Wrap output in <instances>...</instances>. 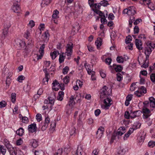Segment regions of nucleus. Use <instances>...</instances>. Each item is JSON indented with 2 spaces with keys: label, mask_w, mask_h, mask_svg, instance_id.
Masks as SVG:
<instances>
[{
  "label": "nucleus",
  "mask_w": 155,
  "mask_h": 155,
  "mask_svg": "<svg viewBox=\"0 0 155 155\" xmlns=\"http://www.w3.org/2000/svg\"><path fill=\"white\" fill-rule=\"evenodd\" d=\"M155 47V44L151 43L150 41H148L146 44L145 48V54L146 55V60L148 59L149 55L151 54L152 49Z\"/></svg>",
  "instance_id": "obj_1"
},
{
  "label": "nucleus",
  "mask_w": 155,
  "mask_h": 155,
  "mask_svg": "<svg viewBox=\"0 0 155 155\" xmlns=\"http://www.w3.org/2000/svg\"><path fill=\"white\" fill-rule=\"evenodd\" d=\"M111 94V89L106 86H104L100 90V98L101 100L109 96Z\"/></svg>",
  "instance_id": "obj_2"
},
{
  "label": "nucleus",
  "mask_w": 155,
  "mask_h": 155,
  "mask_svg": "<svg viewBox=\"0 0 155 155\" xmlns=\"http://www.w3.org/2000/svg\"><path fill=\"white\" fill-rule=\"evenodd\" d=\"M145 107H149L152 108L155 107V99L152 97H150L149 101H146L143 102Z\"/></svg>",
  "instance_id": "obj_3"
},
{
  "label": "nucleus",
  "mask_w": 155,
  "mask_h": 155,
  "mask_svg": "<svg viewBox=\"0 0 155 155\" xmlns=\"http://www.w3.org/2000/svg\"><path fill=\"white\" fill-rule=\"evenodd\" d=\"M73 47V44L72 43L67 45L66 47V51L65 54L68 56V59H70V57L71 56L72 54V48Z\"/></svg>",
  "instance_id": "obj_4"
},
{
  "label": "nucleus",
  "mask_w": 155,
  "mask_h": 155,
  "mask_svg": "<svg viewBox=\"0 0 155 155\" xmlns=\"http://www.w3.org/2000/svg\"><path fill=\"white\" fill-rule=\"evenodd\" d=\"M123 13V14H127L129 15H133L136 13V9L134 6L129 7L128 8L124 10Z\"/></svg>",
  "instance_id": "obj_5"
},
{
  "label": "nucleus",
  "mask_w": 155,
  "mask_h": 155,
  "mask_svg": "<svg viewBox=\"0 0 155 155\" xmlns=\"http://www.w3.org/2000/svg\"><path fill=\"white\" fill-rule=\"evenodd\" d=\"M147 93V90L144 86H141L138 91L135 92V94L138 97H140L143 95V94Z\"/></svg>",
  "instance_id": "obj_6"
},
{
  "label": "nucleus",
  "mask_w": 155,
  "mask_h": 155,
  "mask_svg": "<svg viewBox=\"0 0 155 155\" xmlns=\"http://www.w3.org/2000/svg\"><path fill=\"white\" fill-rule=\"evenodd\" d=\"M104 99V108L106 109H108L109 107L112 104V100L109 96H107V97H106Z\"/></svg>",
  "instance_id": "obj_7"
},
{
  "label": "nucleus",
  "mask_w": 155,
  "mask_h": 155,
  "mask_svg": "<svg viewBox=\"0 0 155 155\" xmlns=\"http://www.w3.org/2000/svg\"><path fill=\"white\" fill-rule=\"evenodd\" d=\"M18 3L17 2H14L13 5L11 8L12 10L14 12L17 13H19L21 11V8Z\"/></svg>",
  "instance_id": "obj_8"
},
{
  "label": "nucleus",
  "mask_w": 155,
  "mask_h": 155,
  "mask_svg": "<svg viewBox=\"0 0 155 155\" xmlns=\"http://www.w3.org/2000/svg\"><path fill=\"white\" fill-rule=\"evenodd\" d=\"M45 44H43L40 48L39 51L40 52V54L39 55H37V59L38 60L41 59L43 56L44 53V49L45 47Z\"/></svg>",
  "instance_id": "obj_9"
},
{
  "label": "nucleus",
  "mask_w": 155,
  "mask_h": 155,
  "mask_svg": "<svg viewBox=\"0 0 155 155\" xmlns=\"http://www.w3.org/2000/svg\"><path fill=\"white\" fill-rule=\"evenodd\" d=\"M141 114V112L140 110L133 112L131 111L130 113V117L134 118L136 117H139Z\"/></svg>",
  "instance_id": "obj_10"
},
{
  "label": "nucleus",
  "mask_w": 155,
  "mask_h": 155,
  "mask_svg": "<svg viewBox=\"0 0 155 155\" xmlns=\"http://www.w3.org/2000/svg\"><path fill=\"white\" fill-rule=\"evenodd\" d=\"M104 131V128L100 127L98 129L96 132V137L98 139H100L101 138L103 135Z\"/></svg>",
  "instance_id": "obj_11"
},
{
  "label": "nucleus",
  "mask_w": 155,
  "mask_h": 155,
  "mask_svg": "<svg viewBox=\"0 0 155 155\" xmlns=\"http://www.w3.org/2000/svg\"><path fill=\"white\" fill-rule=\"evenodd\" d=\"M36 125L35 123H33L29 125L28 126V130L31 133H33L36 130Z\"/></svg>",
  "instance_id": "obj_12"
},
{
  "label": "nucleus",
  "mask_w": 155,
  "mask_h": 155,
  "mask_svg": "<svg viewBox=\"0 0 155 155\" xmlns=\"http://www.w3.org/2000/svg\"><path fill=\"white\" fill-rule=\"evenodd\" d=\"M135 44L137 48L139 50H141L143 49L142 47V43L141 41L137 39H136L135 40Z\"/></svg>",
  "instance_id": "obj_13"
},
{
  "label": "nucleus",
  "mask_w": 155,
  "mask_h": 155,
  "mask_svg": "<svg viewBox=\"0 0 155 155\" xmlns=\"http://www.w3.org/2000/svg\"><path fill=\"white\" fill-rule=\"evenodd\" d=\"M6 147L9 150L11 155H16V153L15 151L14 148L12 147L11 145L8 144Z\"/></svg>",
  "instance_id": "obj_14"
},
{
  "label": "nucleus",
  "mask_w": 155,
  "mask_h": 155,
  "mask_svg": "<svg viewBox=\"0 0 155 155\" xmlns=\"http://www.w3.org/2000/svg\"><path fill=\"white\" fill-rule=\"evenodd\" d=\"M126 129L124 127H121L118 130L116 135L121 136L126 132Z\"/></svg>",
  "instance_id": "obj_15"
},
{
  "label": "nucleus",
  "mask_w": 155,
  "mask_h": 155,
  "mask_svg": "<svg viewBox=\"0 0 155 155\" xmlns=\"http://www.w3.org/2000/svg\"><path fill=\"white\" fill-rule=\"evenodd\" d=\"M50 76L48 73L46 71L45 72V77L43 79V83L45 84H46L48 83V81Z\"/></svg>",
  "instance_id": "obj_16"
},
{
  "label": "nucleus",
  "mask_w": 155,
  "mask_h": 155,
  "mask_svg": "<svg viewBox=\"0 0 155 155\" xmlns=\"http://www.w3.org/2000/svg\"><path fill=\"white\" fill-rule=\"evenodd\" d=\"M127 58L124 57L123 58L122 56H118L117 58V62L119 63H122L124 62V61H126V59H128V57H126Z\"/></svg>",
  "instance_id": "obj_17"
},
{
  "label": "nucleus",
  "mask_w": 155,
  "mask_h": 155,
  "mask_svg": "<svg viewBox=\"0 0 155 155\" xmlns=\"http://www.w3.org/2000/svg\"><path fill=\"white\" fill-rule=\"evenodd\" d=\"M101 5L99 3H95L94 4L93 7L91 8H93V10L94 12H96V11H99L100 9Z\"/></svg>",
  "instance_id": "obj_18"
},
{
  "label": "nucleus",
  "mask_w": 155,
  "mask_h": 155,
  "mask_svg": "<svg viewBox=\"0 0 155 155\" xmlns=\"http://www.w3.org/2000/svg\"><path fill=\"white\" fill-rule=\"evenodd\" d=\"M59 54V52L58 51H54L50 53V56L52 60H54Z\"/></svg>",
  "instance_id": "obj_19"
},
{
  "label": "nucleus",
  "mask_w": 155,
  "mask_h": 155,
  "mask_svg": "<svg viewBox=\"0 0 155 155\" xmlns=\"http://www.w3.org/2000/svg\"><path fill=\"white\" fill-rule=\"evenodd\" d=\"M15 43L19 47H21L24 46L25 45V42L19 39H17L15 41Z\"/></svg>",
  "instance_id": "obj_20"
},
{
  "label": "nucleus",
  "mask_w": 155,
  "mask_h": 155,
  "mask_svg": "<svg viewBox=\"0 0 155 155\" xmlns=\"http://www.w3.org/2000/svg\"><path fill=\"white\" fill-rule=\"evenodd\" d=\"M75 104V102L74 100H70L68 104L67 105V107L71 109H72Z\"/></svg>",
  "instance_id": "obj_21"
},
{
  "label": "nucleus",
  "mask_w": 155,
  "mask_h": 155,
  "mask_svg": "<svg viewBox=\"0 0 155 155\" xmlns=\"http://www.w3.org/2000/svg\"><path fill=\"white\" fill-rule=\"evenodd\" d=\"M86 68L88 74L92 75L95 74V72L94 71L91 70V68L90 65H88L86 66Z\"/></svg>",
  "instance_id": "obj_22"
},
{
  "label": "nucleus",
  "mask_w": 155,
  "mask_h": 155,
  "mask_svg": "<svg viewBox=\"0 0 155 155\" xmlns=\"http://www.w3.org/2000/svg\"><path fill=\"white\" fill-rule=\"evenodd\" d=\"M113 66L114 68L115 71L117 72H120L123 68L120 65L114 64Z\"/></svg>",
  "instance_id": "obj_23"
},
{
  "label": "nucleus",
  "mask_w": 155,
  "mask_h": 155,
  "mask_svg": "<svg viewBox=\"0 0 155 155\" xmlns=\"http://www.w3.org/2000/svg\"><path fill=\"white\" fill-rule=\"evenodd\" d=\"M82 151L81 147H78L77 150L73 152V155H82L81 154Z\"/></svg>",
  "instance_id": "obj_24"
},
{
  "label": "nucleus",
  "mask_w": 155,
  "mask_h": 155,
  "mask_svg": "<svg viewBox=\"0 0 155 155\" xmlns=\"http://www.w3.org/2000/svg\"><path fill=\"white\" fill-rule=\"evenodd\" d=\"M64 92L62 91H59L58 93V95L57 97V99L58 100L61 101L62 100L64 96Z\"/></svg>",
  "instance_id": "obj_25"
},
{
  "label": "nucleus",
  "mask_w": 155,
  "mask_h": 155,
  "mask_svg": "<svg viewBox=\"0 0 155 155\" xmlns=\"http://www.w3.org/2000/svg\"><path fill=\"white\" fill-rule=\"evenodd\" d=\"M30 143L32 147L34 148H36L38 146V141L35 140H32Z\"/></svg>",
  "instance_id": "obj_26"
},
{
  "label": "nucleus",
  "mask_w": 155,
  "mask_h": 155,
  "mask_svg": "<svg viewBox=\"0 0 155 155\" xmlns=\"http://www.w3.org/2000/svg\"><path fill=\"white\" fill-rule=\"evenodd\" d=\"M73 28V29L74 31H78L80 28L79 24L77 22L74 23Z\"/></svg>",
  "instance_id": "obj_27"
},
{
  "label": "nucleus",
  "mask_w": 155,
  "mask_h": 155,
  "mask_svg": "<svg viewBox=\"0 0 155 155\" xmlns=\"http://www.w3.org/2000/svg\"><path fill=\"white\" fill-rule=\"evenodd\" d=\"M24 132V130L22 127H21L17 130L16 133L17 135L21 136L23 135Z\"/></svg>",
  "instance_id": "obj_28"
},
{
  "label": "nucleus",
  "mask_w": 155,
  "mask_h": 155,
  "mask_svg": "<svg viewBox=\"0 0 155 155\" xmlns=\"http://www.w3.org/2000/svg\"><path fill=\"white\" fill-rule=\"evenodd\" d=\"M31 31L32 30L31 29L28 30H27L26 32L25 33L24 36L27 39H28L29 36L30 35L31 33Z\"/></svg>",
  "instance_id": "obj_29"
},
{
  "label": "nucleus",
  "mask_w": 155,
  "mask_h": 155,
  "mask_svg": "<svg viewBox=\"0 0 155 155\" xmlns=\"http://www.w3.org/2000/svg\"><path fill=\"white\" fill-rule=\"evenodd\" d=\"M54 97H55L54 96V95H51V96L48 97L49 103L51 104H53L54 101Z\"/></svg>",
  "instance_id": "obj_30"
},
{
  "label": "nucleus",
  "mask_w": 155,
  "mask_h": 155,
  "mask_svg": "<svg viewBox=\"0 0 155 155\" xmlns=\"http://www.w3.org/2000/svg\"><path fill=\"white\" fill-rule=\"evenodd\" d=\"M144 134H143L137 138V140L139 142L141 143H143L144 140Z\"/></svg>",
  "instance_id": "obj_31"
},
{
  "label": "nucleus",
  "mask_w": 155,
  "mask_h": 155,
  "mask_svg": "<svg viewBox=\"0 0 155 155\" xmlns=\"http://www.w3.org/2000/svg\"><path fill=\"white\" fill-rule=\"evenodd\" d=\"M11 26V24L9 21L5 22L4 24V28L7 29H9Z\"/></svg>",
  "instance_id": "obj_32"
},
{
  "label": "nucleus",
  "mask_w": 155,
  "mask_h": 155,
  "mask_svg": "<svg viewBox=\"0 0 155 155\" xmlns=\"http://www.w3.org/2000/svg\"><path fill=\"white\" fill-rule=\"evenodd\" d=\"M64 155L62 149H59L55 153L54 155Z\"/></svg>",
  "instance_id": "obj_33"
},
{
  "label": "nucleus",
  "mask_w": 155,
  "mask_h": 155,
  "mask_svg": "<svg viewBox=\"0 0 155 155\" xmlns=\"http://www.w3.org/2000/svg\"><path fill=\"white\" fill-rule=\"evenodd\" d=\"M0 151L1 153L3 155H4L6 151V149L2 145H0Z\"/></svg>",
  "instance_id": "obj_34"
},
{
  "label": "nucleus",
  "mask_w": 155,
  "mask_h": 155,
  "mask_svg": "<svg viewBox=\"0 0 155 155\" xmlns=\"http://www.w3.org/2000/svg\"><path fill=\"white\" fill-rule=\"evenodd\" d=\"M49 36V35L48 31H47L45 32V36L44 40L45 41H47L48 40V37Z\"/></svg>",
  "instance_id": "obj_35"
},
{
  "label": "nucleus",
  "mask_w": 155,
  "mask_h": 155,
  "mask_svg": "<svg viewBox=\"0 0 155 155\" xmlns=\"http://www.w3.org/2000/svg\"><path fill=\"white\" fill-rule=\"evenodd\" d=\"M109 1H104L103 0L102 1H101L99 3L101 5H101H103L104 6H106L107 5L109 4L108 3V2Z\"/></svg>",
  "instance_id": "obj_36"
},
{
  "label": "nucleus",
  "mask_w": 155,
  "mask_h": 155,
  "mask_svg": "<svg viewBox=\"0 0 155 155\" xmlns=\"http://www.w3.org/2000/svg\"><path fill=\"white\" fill-rule=\"evenodd\" d=\"M31 89L30 86L28 84L25 85L24 87V90L26 92H28Z\"/></svg>",
  "instance_id": "obj_37"
},
{
  "label": "nucleus",
  "mask_w": 155,
  "mask_h": 155,
  "mask_svg": "<svg viewBox=\"0 0 155 155\" xmlns=\"http://www.w3.org/2000/svg\"><path fill=\"white\" fill-rule=\"evenodd\" d=\"M34 153L35 155H45L44 152L41 150L39 151L35 150Z\"/></svg>",
  "instance_id": "obj_38"
},
{
  "label": "nucleus",
  "mask_w": 155,
  "mask_h": 155,
  "mask_svg": "<svg viewBox=\"0 0 155 155\" xmlns=\"http://www.w3.org/2000/svg\"><path fill=\"white\" fill-rule=\"evenodd\" d=\"M135 20V18L132 16L131 17H130V19L129 20V26L130 27H131L132 26V24L133 22Z\"/></svg>",
  "instance_id": "obj_39"
},
{
  "label": "nucleus",
  "mask_w": 155,
  "mask_h": 155,
  "mask_svg": "<svg viewBox=\"0 0 155 155\" xmlns=\"http://www.w3.org/2000/svg\"><path fill=\"white\" fill-rule=\"evenodd\" d=\"M16 94L15 93H12L11 94V98L12 102L14 103L16 100Z\"/></svg>",
  "instance_id": "obj_40"
},
{
  "label": "nucleus",
  "mask_w": 155,
  "mask_h": 155,
  "mask_svg": "<svg viewBox=\"0 0 155 155\" xmlns=\"http://www.w3.org/2000/svg\"><path fill=\"white\" fill-rule=\"evenodd\" d=\"M64 53H62V54L60 55L59 61V62L60 63H61L64 61Z\"/></svg>",
  "instance_id": "obj_41"
},
{
  "label": "nucleus",
  "mask_w": 155,
  "mask_h": 155,
  "mask_svg": "<svg viewBox=\"0 0 155 155\" xmlns=\"http://www.w3.org/2000/svg\"><path fill=\"white\" fill-rule=\"evenodd\" d=\"M96 45L97 47V48L98 49L100 48L101 46V45L102 42L100 40H97L95 41V42Z\"/></svg>",
  "instance_id": "obj_42"
},
{
  "label": "nucleus",
  "mask_w": 155,
  "mask_h": 155,
  "mask_svg": "<svg viewBox=\"0 0 155 155\" xmlns=\"http://www.w3.org/2000/svg\"><path fill=\"white\" fill-rule=\"evenodd\" d=\"M132 40V37L131 36L129 35L127 37L125 40V42L126 44H128L130 43V41Z\"/></svg>",
  "instance_id": "obj_43"
},
{
  "label": "nucleus",
  "mask_w": 155,
  "mask_h": 155,
  "mask_svg": "<svg viewBox=\"0 0 155 155\" xmlns=\"http://www.w3.org/2000/svg\"><path fill=\"white\" fill-rule=\"evenodd\" d=\"M58 14L59 12L57 10H55L53 12L52 17L54 18H57Z\"/></svg>",
  "instance_id": "obj_44"
},
{
  "label": "nucleus",
  "mask_w": 155,
  "mask_h": 155,
  "mask_svg": "<svg viewBox=\"0 0 155 155\" xmlns=\"http://www.w3.org/2000/svg\"><path fill=\"white\" fill-rule=\"evenodd\" d=\"M11 79L9 76H8L6 81V84L7 87H8L9 86V85L11 83Z\"/></svg>",
  "instance_id": "obj_45"
},
{
  "label": "nucleus",
  "mask_w": 155,
  "mask_h": 155,
  "mask_svg": "<svg viewBox=\"0 0 155 155\" xmlns=\"http://www.w3.org/2000/svg\"><path fill=\"white\" fill-rule=\"evenodd\" d=\"M124 150L120 148L116 155H124Z\"/></svg>",
  "instance_id": "obj_46"
},
{
  "label": "nucleus",
  "mask_w": 155,
  "mask_h": 155,
  "mask_svg": "<svg viewBox=\"0 0 155 155\" xmlns=\"http://www.w3.org/2000/svg\"><path fill=\"white\" fill-rule=\"evenodd\" d=\"M117 80L118 81H120L122 79V75L119 73L117 74Z\"/></svg>",
  "instance_id": "obj_47"
},
{
  "label": "nucleus",
  "mask_w": 155,
  "mask_h": 155,
  "mask_svg": "<svg viewBox=\"0 0 155 155\" xmlns=\"http://www.w3.org/2000/svg\"><path fill=\"white\" fill-rule=\"evenodd\" d=\"M36 118L37 121L39 122L42 120V116L41 114H38L36 117Z\"/></svg>",
  "instance_id": "obj_48"
},
{
  "label": "nucleus",
  "mask_w": 155,
  "mask_h": 155,
  "mask_svg": "<svg viewBox=\"0 0 155 155\" xmlns=\"http://www.w3.org/2000/svg\"><path fill=\"white\" fill-rule=\"evenodd\" d=\"M22 122L25 123H28L29 121L28 118L25 116L24 117H22L21 119Z\"/></svg>",
  "instance_id": "obj_49"
},
{
  "label": "nucleus",
  "mask_w": 155,
  "mask_h": 155,
  "mask_svg": "<svg viewBox=\"0 0 155 155\" xmlns=\"http://www.w3.org/2000/svg\"><path fill=\"white\" fill-rule=\"evenodd\" d=\"M69 70V68L68 66H66L62 70V73L64 74H66L67 73Z\"/></svg>",
  "instance_id": "obj_50"
},
{
  "label": "nucleus",
  "mask_w": 155,
  "mask_h": 155,
  "mask_svg": "<svg viewBox=\"0 0 155 155\" xmlns=\"http://www.w3.org/2000/svg\"><path fill=\"white\" fill-rule=\"evenodd\" d=\"M7 105L6 102L4 101H3L0 102V107H5Z\"/></svg>",
  "instance_id": "obj_51"
},
{
  "label": "nucleus",
  "mask_w": 155,
  "mask_h": 155,
  "mask_svg": "<svg viewBox=\"0 0 155 155\" xmlns=\"http://www.w3.org/2000/svg\"><path fill=\"white\" fill-rule=\"evenodd\" d=\"M70 79V78L68 76H66L64 78V82L65 84H67L68 83Z\"/></svg>",
  "instance_id": "obj_52"
},
{
  "label": "nucleus",
  "mask_w": 155,
  "mask_h": 155,
  "mask_svg": "<svg viewBox=\"0 0 155 155\" xmlns=\"http://www.w3.org/2000/svg\"><path fill=\"white\" fill-rule=\"evenodd\" d=\"M48 124L45 122L43 123V124L42 125V127L41 128V129L42 130L44 131L45 130L46 128L48 126Z\"/></svg>",
  "instance_id": "obj_53"
},
{
  "label": "nucleus",
  "mask_w": 155,
  "mask_h": 155,
  "mask_svg": "<svg viewBox=\"0 0 155 155\" xmlns=\"http://www.w3.org/2000/svg\"><path fill=\"white\" fill-rule=\"evenodd\" d=\"M25 77L23 75L19 76L17 80L20 82H22V81L24 80Z\"/></svg>",
  "instance_id": "obj_54"
},
{
  "label": "nucleus",
  "mask_w": 155,
  "mask_h": 155,
  "mask_svg": "<svg viewBox=\"0 0 155 155\" xmlns=\"http://www.w3.org/2000/svg\"><path fill=\"white\" fill-rule=\"evenodd\" d=\"M142 111L143 114H149L150 113V110L146 108L143 109Z\"/></svg>",
  "instance_id": "obj_55"
},
{
  "label": "nucleus",
  "mask_w": 155,
  "mask_h": 155,
  "mask_svg": "<svg viewBox=\"0 0 155 155\" xmlns=\"http://www.w3.org/2000/svg\"><path fill=\"white\" fill-rule=\"evenodd\" d=\"M112 61V59L110 58H108L106 59L105 62L108 65L110 64Z\"/></svg>",
  "instance_id": "obj_56"
},
{
  "label": "nucleus",
  "mask_w": 155,
  "mask_h": 155,
  "mask_svg": "<svg viewBox=\"0 0 155 155\" xmlns=\"http://www.w3.org/2000/svg\"><path fill=\"white\" fill-rule=\"evenodd\" d=\"M52 0H43L42 2V4L47 5L49 4L51 2Z\"/></svg>",
  "instance_id": "obj_57"
},
{
  "label": "nucleus",
  "mask_w": 155,
  "mask_h": 155,
  "mask_svg": "<svg viewBox=\"0 0 155 155\" xmlns=\"http://www.w3.org/2000/svg\"><path fill=\"white\" fill-rule=\"evenodd\" d=\"M52 84L53 85L52 88L53 89H55V88L54 87L56 85H60L59 84L58 82L56 80H55V81H53L52 83Z\"/></svg>",
  "instance_id": "obj_58"
},
{
  "label": "nucleus",
  "mask_w": 155,
  "mask_h": 155,
  "mask_svg": "<svg viewBox=\"0 0 155 155\" xmlns=\"http://www.w3.org/2000/svg\"><path fill=\"white\" fill-rule=\"evenodd\" d=\"M71 149L69 147H66L65 148L64 150V155H67L68 153L70 151Z\"/></svg>",
  "instance_id": "obj_59"
},
{
  "label": "nucleus",
  "mask_w": 155,
  "mask_h": 155,
  "mask_svg": "<svg viewBox=\"0 0 155 155\" xmlns=\"http://www.w3.org/2000/svg\"><path fill=\"white\" fill-rule=\"evenodd\" d=\"M28 25L30 26L31 28H32L35 25V22L32 20H31L30 21Z\"/></svg>",
  "instance_id": "obj_60"
},
{
  "label": "nucleus",
  "mask_w": 155,
  "mask_h": 155,
  "mask_svg": "<svg viewBox=\"0 0 155 155\" xmlns=\"http://www.w3.org/2000/svg\"><path fill=\"white\" fill-rule=\"evenodd\" d=\"M124 117L126 119H129L130 117V114H129V112L128 111H126L124 114Z\"/></svg>",
  "instance_id": "obj_61"
},
{
  "label": "nucleus",
  "mask_w": 155,
  "mask_h": 155,
  "mask_svg": "<svg viewBox=\"0 0 155 155\" xmlns=\"http://www.w3.org/2000/svg\"><path fill=\"white\" fill-rule=\"evenodd\" d=\"M150 78L152 82L155 81V73H153L150 75Z\"/></svg>",
  "instance_id": "obj_62"
},
{
  "label": "nucleus",
  "mask_w": 155,
  "mask_h": 155,
  "mask_svg": "<svg viewBox=\"0 0 155 155\" xmlns=\"http://www.w3.org/2000/svg\"><path fill=\"white\" fill-rule=\"evenodd\" d=\"M136 87V84L135 83H132L130 87V90L131 91H133L134 90L135 88Z\"/></svg>",
  "instance_id": "obj_63"
},
{
  "label": "nucleus",
  "mask_w": 155,
  "mask_h": 155,
  "mask_svg": "<svg viewBox=\"0 0 155 155\" xmlns=\"http://www.w3.org/2000/svg\"><path fill=\"white\" fill-rule=\"evenodd\" d=\"M149 147H153L155 145V142L154 141H150L148 143Z\"/></svg>",
  "instance_id": "obj_64"
}]
</instances>
